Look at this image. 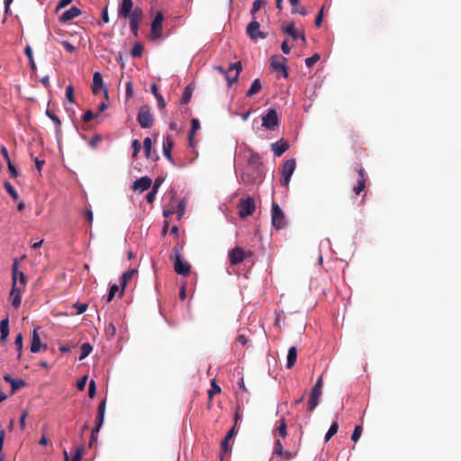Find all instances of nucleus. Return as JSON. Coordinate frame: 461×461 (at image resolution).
Listing matches in <instances>:
<instances>
[{
  "instance_id": "f257e3e1",
  "label": "nucleus",
  "mask_w": 461,
  "mask_h": 461,
  "mask_svg": "<svg viewBox=\"0 0 461 461\" xmlns=\"http://www.w3.org/2000/svg\"><path fill=\"white\" fill-rule=\"evenodd\" d=\"M183 247L177 244L173 249V255L171 256V258H174L175 263H174V270L176 274L181 276H188L190 273L191 266L183 260L181 250Z\"/></svg>"
},
{
  "instance_id": "f03ea898",
  "label": "nucleus",
  "mask_w": 461,
  "mask_h": 461,
  "mask_svg": "<svg viewBox=\"0 0 461 461\" xmlns=\"http://www.w3.org/2000/svg\"><path fill=\"white\" fill-rule=\"evenodd\" d=\"M13 271V286L10 292L12 298L11 304L14 308L17 309L20 307L22 303V292L23 288H20L17 282V261H14L12 267Z\"/></svg>"
},
{
  "instance_id": "7ed1b4c3",
  "label": "nucleus",
  "mask_w": 461,
  "mask_h": 461,
  "mask_svg": "<svg viewBox=\"0 0 461 461\" xmlns=\"http://www.w3.org/2000/svg\"><path fill=\"white\" fill-rule=\"evenodd\" d=\"M137 121L141 128H150L153 125L154 118L148 105L140 106Z\"/></svg>"
},
{
  "instance_id": "20e7f679",
  "label": "nucleus",
  "mask_w": 461,
  "mask_h": 461,
  "mask_svg": "<svg viewBox=\"0 0 461 461\" xmlns=\"http://www.w3.org/2000/svg\"><path fill=\"white\" fill-rule=\"evenodd\" d=\"M239 215L240 218H246L253 214L256 209L254 199L250 196L240 200L238 204Z\"/></svg>"
},
{
  "instance_id": "39448f33",
  "label": "nucleus",
  "mask_w": 461,
  "mask_h": 461,
  "mask_svg": "<svg viewBox=\"0 0 461 461\" xmlns=\"http://www.w3.org/2000/svg\"><path fill=\"white\" fill-rule=\"evenodd\" d=\"M279 122L277 112L270 108L267 111V113L262 116V126L267 130L273 131L277 127Z\"/></svg>"
},
{
  "instance_id": "423d86ee",
  "label": "nucleus",
  "mask_w": 461,
  "mask_h": 461,
  "mask_svg": "<svg viewBox=\"0 0 461 461\" xmlns=\"http://www.w3.org/2000/svg\"><path fill=\"white\" fill-rule=\"evenodd\" d=\"M271 216L272 224L276 229L280 230L285 226L286 221L285 214L276 203H272Z\"/></svg>"
},
{
  "instance_id": "0eeeda50",
  "label": "nucleus",
  "mask_w": 461,
  "mask_h": 461,
  "mask_svg": "<svg viewBox=\"0 0 461 461\" xmlns=\"http://www.w3.org/2000/svg\"><path fill=\"white\" fill-rule=\"evenodd\" d=\"M164 15L161 12H158L151 23L150 39L155 41L162 36V23Z\"/></svg>"
},
{
  "instance_id": "6e6552de",
  "label": "nucleus",
  "mask_w": 461,
  "mask_h": 461,
  "mask_svg": "<svg viewBox=\"0 0 461 461\" xmlns=\"http://www.w3.org/2000/svg\"><path fill=\"white\" fill-rule=\"evenodd\" d=\"M296 167V161L294 158H290L286 160L282 168V185L284 186H287L290 183V179L292 175L294 174Z\"/></svg>"
},
{
  "instance_id": "1a4fd4ad",
  "label": "nucleus",
  "mask_w": 461,
  "mask_h": 461,
  "mask_svg": "<svg viewBox=\"0 0 461 461\" xmlns=\"http://www.w3.org/2000/svg\"><path fill=\"white\" fill-rule=\"evenodd\" d=\"M246 32L248 36L253 41L258 38L265 39L267 37L266 33L260 31V24L257 21L256 17H253L252 21L248 24Z\"/></svg>"
},
{
  "instance_id": "9d476101",
  "label": "nucleus",
  "mask_w": 461,
  "mask_h": 461,
  "mask_svg": "<svg viewBox=\"0 0 461 461\" xmlns=\"http://www.w3.org/2000/svg\"><path fill=\"white\" fill-rule=\"evenodd\" d=\"M143 18V11L140 7L137 6L134 8V11L131 13L130 19V28L134 36L138 35L140 23Z\"/></svg>"
},
{
  "instance_id": "9b49d317",
  "label": "nucleus",
  "mask_w": 461,
  "mask_h": 461,
  "mask_svg": "<svg viewBox=\"0 0 461 461\" xmlns=\"http://www.w3.org/2000/svg\"><path fill=\"white\" fill-rule=\"evenodd\" d=\"M250 252H245L240 247H235L229 252V260L230 265L235 266L241 263Z\"/></svg>"
},
{
  "instance_id": "f8f14e48",
  "label": "nucleus",
  "mask_w": 461,
  "mask_h": 461,
  "mask_svg": "<svg viewBox=\"0 0 461 461\" xmlns=\"http://www.w3.org/2000/svg\"><path fill=\"white\" fill-rule=\"evenodd\" d=\"M355 170L358 175V178L357 184L353 186V192L356 195H359L366 188V171L362 167H357Z\"/></svg>"
},
{
  "instance_id": "ddd939ff",
  "label": "nucleus",
  "mask_w": 461,
  "mask_h": 461,
  "mask_svg": "<svg viewBox=\"0 0 461 461\" xmlns=\"http://www.w3.org/2000/svg\"><path fill=\"white\" fill-rule=\"evenodd\" d=\"M91 89L95 95L98 94L102 89H104L105 97L108 96V90L104 87L103 77L98 71L95 72L93 75V84Z\"/></svg>"
},
{
  "instance_id": "4468645a",
  "label": "nucleus",
  "mask_w": 461,
  "mask_h": 461,
  "mask_svg": "<svg viewBox=\"0 0 461 461\" xmlns=\"http://www.w3.org/2000/svg\"><path fill=\"white\" fill-rule=\"evenodd\" d=\"M134 11L132 0H122L118 7V15L122 18H131V13Z\"/></svg>"
},
{
  "instance_id": "2eb2a0df",
  "label": "nucleus",
  "mask_w": 461,
  "mask_h": 461,
  "mask_svg": "<svg viewBox=\"0 0 461 461\" xmlns=\"http://www.w3.org/2000/svg\"><path fill=\"white\" fill-rule=\"evenodd\" d=\"M235 434H236L235 427H232L228 431V433L226 434L225 438L221 441V455H220L221 461L223 460V456L230 451L231 448L230 447L229 442L234 437Z\"/></svg>"
},
{
  "instance_id": "dca6fc26",
  "label": "nucleus",
  "mask_w": 461,
  "mask_h": 461,
  "mask_svg": "<svg viewBox=\"0 0 461 461\" xmlns=\"http://www.w3.org/2000/svg\"><path fill=\"white\" fill-rule=\"evenodd\" d=\"M152 181L149 176L138 178L132 185V189L142 193L151 186Z\"/></svg>"
},
{
  "instance_id": "f3484780",
  "label": "nucleus",
  "mask_w": 461,
  "mask_h": 461,
  "mask_svg": "<svg viewBox=\"0 0 461 461\" xmlns=\"http://www.w3.org/2000/svg\"><path fill=\"white\" fill-rule=\"evenodd\" d=\"M284 33L290 35L294 41L301 40L302 41H306V37L303 32H300L295 30L294 23H289L287 26L282 29Z\"/></svg>"
},
{
  "instance_id": "a211bd4d",
  "label": "nucleus",
  "mask_w": 461,
  "mask_h": 461,
  "mask_svg": "<svg viewBox=\"0 0 461 461\" xmlns=\"http://www.w3.org/2000/svg\"><path fill=\"white\" fill-rule=\"evenodd\" d=\"M321 395V390L312 388L310 399L308 401V411H313L319 404Z\"/></svg>"
},
{
  "instance_id": "6ab92c4d",
  "label": "nucleus",
  "mask_w": 461,
  "mask_h": 461,
  "mask_svg": "<svg viewBox=\"0 0 461 461\" xmlns=\"http://www.w3.org/2000/svg\"><path fill=\"white\" fill-rule=\"evenodd\" d=\"M289 149V143L281 140L271 144V149L276 157H281Z\"/></svg>"
},
{
  "instance_id": "aec40b11",
  "label": "nucleus",
  "mask_w": 461,
  "mask_h": 461,
  "mask_svg": "<svg viewBox=\"0 0 461 461\" xmlns=\"http://www.w3.org/2000/svg\"><path fill=\"white\" fill-rule=\"evenodd\" d=\"M81 14V10L77 6H72L68 10L65 11L61 16L59 17V21L62 23H67L71 21L72 19L79 16Z\"/></svg>"
},
{
  "instance_id": "412c9836",
  "label": "nucleus",
  "mask_w": 461,
  "mask_h": 461,
  "mask_svg": "<svg viewBox=\"0 0 461 461\" xmlns=\"http://www.w3.org/2000/svg\"><path fill=\"white\" fill-rule=\"evenodd\" d=\"M137 273H138V270L133 268V269H130L122 274V278H121L122 279L121 280L122 290L120 293V296H122V294L124 293V289L127 286L128 283L133 278L134 276L137 275Z\"/></svg>"
},
{
  "instance_id": "4be33fe9",
  "label": "nucleus",
  "mask_w": 461,
  "mask_h": 461,
  "mask_svg": "<svg viewBox=\"0 0 461 461\" xmlns=\"http://www.w3.org/2000/svg\"><path fill=\"white\" fill-rule=\"evenodd\" d=\"M173 146H174V140L172 139V136L167 134L166 137V140H164V143H163V154L171 162L173 161V158H172V154H171Z\"/></svg>"
},
{
  "instance_id": "5701e85b",
  "label": "nucleus",
  "mask_w": 461,
  "mask_h": 461,
  "mask_svg": "<svg viewBox=\"0 0 461 461\" xmlns=\"http://www.w3.org/2000/svg\"><path fill=\"white\" fill-rule=\"evenodd\" d=\"M235 71L233 77H228V85L230 86L233 82H236L239 78L240 73L242 70V65L240 61L230 64L229 71Z\"/></svg>"
},
{
  "instance_id": "b1692460",
  "label": "nucleus",
  "mask_w": 461,
  "mask_h": 461,
  "mask_svg": "<svg viewBox=\"0 0 461 461\" xmlns=\"http://www.w3.org/2000/svg\"><path fill=\"white\" fill-rule=\"evenodd\" d=\"M41 348V342L40 335L36 329L33 330L32 334V341H31V352L37 353L40 351Z\"/></svg>"
},
{
  "instance_id": "393cba45",
  "label": "nucleus",
  "mask_w": 461,
  "mask_h": 461,
  "mask_svg": "<svg viewBox=\"0 0 461 461\" xmlns=\"http://www.w3.org/2000/svg\"><path fill=\"white\" fill-rule=\"evenodd\" d=\"M0 343H5L9 335V319L6 317L0 322Z\"/></svg>"
},
{
  "instance_id": "a878e982",
  "label": "nucleus",
  "mask_w": 461,
  "mask_h": 461,
  "mask_svg": "<svg viewBox=\"0 0 461 461\" xmlns=\"http://www.w3.org/2000/svg\"><path fill=\"white\" fill-rule=\"evenodd\" d=\"M200 129V122L197 119H192L191 121V130L188 133V140L189 145L191 147H194V134L197 130Z\"/></svg>"
},
{
  "instance_id": "bb28decb",
  "label": "nucleus",
  "mask_w": 461,
  "mask_h": 461,
  "mask_svg": "<svg viewBox=\"0 0 461 461\" xmlns=\"http://www.w3.org/2000/svg\"><path fill=\"white\" fill-rule=\"evenodd\" d=\"M296 359H297V349L295 347H291L289 348L288 354H287L286 367L289 369L294 367V366L295 365Z\"/></svg>"
},
{
  "instance_id": "cd10ccee",
  "label": "nucleus",
  "mask_w": 461,
  "mask_h": 461,
  "mask_svg": "<svg viewBox=\"0 0 461 461\" xmlns=\"http://www.w3.org/2000/svg\"><path fill=\"white\" fill-rule=\"evenodd\" d=\"M299 1L300 0H289L290 4L292 5L291 13L293 14H299L303 16H305L308 13H307L305 7L300 6Z\"/></svg>"
},
{
  "instance_id": "c85d7f7f",
  "label": "nucleus",
  "mask_w": 461,
  "mask_h": 461,
  "mask_svg": "<svg viewBox=\"0 0 461 461\" xmlns=\"http://www.w3.org/2000/svg\"><path fill=\"white\" fill-rule=\"evenodd\" d=\"M262 88L261 82L258 78L253 80L249 89L246 93L247 97H251L252 95L258 94Z\"/></svg>"
},
{
  "instance_id": "c756f323",
  "label": "nucleus",
  "mask_w": 461,
  "mask_h": 461,
  "mask_svg": "<svg viewBox=\"0 0 461 461\" xmlns=\"http://www.w3.org/2000/svg\"><path fill=\"white\" fill-rule=\"evenodd\" d=\"M248 163L251 166L258 167L263 164L262 158L258 153L255 151H250L249 157L248 158Z\"/></svg>"
},
{
  "instance_id": "7c9ffc66",
  "label": "nucleus",
  "mask_w": 461,
  "mask_h": 461,
  "mask_svg": "<svg viewBox=\"0 0 461 461\" xmlns=\"http://www.w3.org/2000/svg\"><path fill=\"white\" fill-rule=\"evenodd\" d=\"M271 65L275 70L281 72V74L284 77L286 78L288 77L287 68L285 67L284 62L276 61V60L273 59Z\"/></svg>"
},
{
  "instance_id": "2f4dec72",
  "label": "nucleus",
  "mask_w": 461,
  "mask_h": 461,
  "mask_svg": "<svg viewBox=\"0 0 461 461\" xmlns=\"http://www.w3.org/2000/svg\"><path fill=\"white\" fill-rule=\"evenodd\" d=\"M93 350V347L91 346L90 343L86 342V343H84L82 346H81V348H80V356L78 357L79 360H83L85 359L87 356L90 355V353L92 352Z\"/></svg>"
},
{
  "instance_id": "473e14b6",
  "label": "nucleus",
  "mask_w": 461,
  "mask_h": 461,
  "mask_svg": "<svg viewBox=\"0 0 461 461\" xmlns=\"http://www.w3.org/2000/svg\"><path fill=\"white\" fill-rule=\"evenodd\" d=\"M4 186L6 190V192L12 196V198L14 200H15V201L18 200V198H19L18 193L15 191V189L14 188V186L11 185L10 182L5 181Z\"/></svg>"
},
{
  "instance_id": "72a5a7b5",
  "label": "nucleus",
  "mask_w": 461,
  "mask_h": 461,
  "mask_svg": "<svg viewBox=\"0 0 461 461\" xmlns=\"http://www.w3.org/2000/svg\"><path fill=\"white\" fill-rule=\"evenodd\" d=\"M338 422H333L325 435V441L328 442L338 432Z\"/></svg>"
},
{
  "instance_id": "f704fd0d",
  "label": "nucleus",
  "mask_w": 461,
  "mask_h": 461,
  "mask_svg": "<svg viewBox=\"0 0 461 461\" xmlns=\"http://www.w3.org/2000/svg\"><path fill=\"white\" fill-rule=\"evenodd\" d=\"M277 431L280 437L285 438L287 436V425L285 418L280 420L279 426L277 427Z\"/></svg>"
},
{
  "instance_id": "c9c22d12",
  "label": "nucleus",
  "mask_w": 461,
  "mask_h": 461,
  "mask_svg": "<svg viewBox=\"0 0 461 461\" xmlns=\"http://www.w3.org/2000/svg\"><path fill=\"white\" fill-rule=\"evenodd\" d=\"M151 148H152V141L151 139L147 137L143 140V149L146 157L149 158L151 156Z\"/></svg>"
},
{
  "instance_id": "e433bc0d",
  "label": "nucleus",
  "mask_w": 461,
  "mask_h": 461,
  "mask_svg": "<svg viewBox=\"0 0 461 461\" xmlns=\"http://www.w3.org/2000/svg\"><path fill=\"white\" fill-rule=\"evenodd\" d=\"M298 454V450H293V451H290V450H283V452L280 454V457L284 460H291L293 458H294Z\"/></svg>"
},
{
  "instance_id": "4c0bfd02",
  "label": "nucleus",
  "mask_w": 461,
  "mask_h": 461,
  "mask_svg": "<svg viewBox=\"0 0 461 461\" xmlns=\"http://www.w3.org/2000/svg\"><path fill=\"white\" fill-rule=\"evenodd\" d=\"M26 385V383L23 379H14V382L12 383V392L11 393L14 394L17 390L24 387Z\"/></svg>"
},
{
  "instance_id": "58836bf2",
  "label": "nucleus",
  "mask_w": 461,
  "mask_h": 461,
  "mask_svg": "<svg viewBox=\"0 0 461 461\" xmlns=\"http://www.w3.org/2000/svg\"><path fill=\"white\" fill-rule=\"evenodd\" d=\"M192 89L190 88L189 86H187L185 89H184V92L182 94V97H181V103L182 104H187L189 103L191 97H192Z\"/></svg>"
},
{
  "instance_id": "ea45409f",
  "label": "nucleus",
  "mask_w": 461,
  "mask_h": 461,
  "mask_svg": "<svg viewBox=\"0 0 461 461\" xmlns=\"http://www.w3.org/2000/svg\"><path fill=\"white\" fill-rule=\"evenodd\" d=\"M221 393V387L216 384L215 380H212L211 383V389L208 391V396L210 399L213 397V395Z\"/></svg>"
},
{
  "instance_id": "a19ab883",
  "label": "nucleus",
  "mask_w": 461,
  "mask_h": 461,
  "mask_svg": "<svg viewBox=\"0 0 461 461\" xmlns=\"http://www.w3.org/2000/svg\"><path fill=\"white\" fill-rule=\"evenodd\" d=\"M362 431H363V427L361 425H357L353 430V433L351 435V440L354 441V442H357L361 435H362Z\"/></svg>"
},
{
  "instance_id": "79ce46f5",
  "label": "nucleus",
  "mask_w": 461,
  "mask_h": 461,
  "mask_svg": "<svg viewBox=\"0 0 461 461\" xmlns=\"http://www.w3.org/2000/svg\"><path fill=\"white\" fill-rule=\"evenodd\" d=\"M143 51V47L140 43H135L131 50V55L132 57H140Z\"/></svg>"
},
{
  "instance_id": "37998d69",
  "label": "nucleus",
  "mask_w": 461,
  "mask_h": 461,
  "mask_svg": "<svg viewBox=\"0 0 461 461\" xmlns=\"http://www.w3.org/2000/svg\"><path fill=\"white\" fill-rule=\"evenodd\" d=\"M118 290H119V287H118L117 285H111L109 293H108L107 297L105 299V303H109L110 302H112V300L114 298L115 294L118 292Z\"/></svg>"
},
{
  "instance_id": "c03bdc74",
  "label": "nucleus",
  "mask_w": 461,
  "mask_h": 461,
  "mask_svg": "<svg viewBox=\"0 0 461 461\" xmlns=\"http://www.w3.org/2000/svg\"><path fill=\"white\" fill-rule=\"evenodd\" d=\"M321 59V56L316 53L314 55H312V57L310 58H307L305 59V65L308 67V68H312L313 67L319 60Z\"/></svg>"
},
{
  "instance_id": "a18cd8bd",
  "label": "nucleus",
  "mask_w": 461,
  "mask_h": 461,
  "mask_svg": "<svg viewBox=\"0 0 461 461\" xmlns=\"http://www.w3.org/2000/svg\"><path fill=\"white\" fill-rule=\"evenodd\" d=\"M283 450L285 449L280 439H276L274 444L273 455L279 456Z\"/></svg>"
},
{
  "instance_id": "49530a36",
  "label": "nucleus",
  "mask_w": 461,
  "mask_h": 461,
  "mask_svg": "<svg viewBox=\"0 0 461 461\" xmlns=\"http://www.w3.org/2000/svg\"><path fill=\"white\" fill-rule=\"evenodd\" d=\"M263 2H264L263 0H255L253 2L252 7H251V10H250V14L252 15V18L256 17L255 14L260 9Z\"/></svg>"
},
{
  "instance_id": "de8ad7c7",
  "label": "nucleus",
  "mask_w": 461,
  "mask_h": 461,
  "mask_svg": "<svg viewBox=\"0 0 461 461\" xmlns=\"http://www.w3.org/2000/svg\"><path fill=\"white\" fill-rule=\"evenodd\" d=\"M66 97L69 103H71V104L75 103L74 87L71 85L68 86L66 88Z\"/></svg>"
},
{
  "instance_id": "09e8293b",
  "label": "nucleus",
  "mask_w": 461,
  "mask_h": 461,
  "mask_svg": "<svg viewBox=\"0 0 461 461\" xmlns=\"http://www.w3.org/2000/svg\"><path fill=\"white\" fill-rule=\"evenodd\" d=\"M131 147L133 149L132 158H135L141 149L140 142L138 140H133L131 142Z\"/></svg>"
},
{
  "instance_id": "8fccbe9b",
  "label": "nucleus",
  "mask_w": 461,
  "mask_h": 461,
  "mask_svg": "<svg viewBox=\"0 0 461 461\" xmlns=\"http://www.w3.org/2000/svg\"><path fill=\"white\" fill-rule=\"evenodd\" d=\"M23 337L22 333H19L16 336L15 340H14V345H15L17 350L19 351V357L21 356V352L23 349Z\"/></svg>"
},
{
  "instance_id": "3c124183",
  "label": "nucleus",
  "mask_w": 461,
  "mask_h": 461,
  "mask_svg": "<svg viewBox=\"0 0 461 461\" xmlns=\"http://www.w3.org/2000/svg\"><path fill=\"white\" fill-rule=\"evenodd\" d=\"M115 332H116V329L113 323H109L104 329V333H105L106 337H108V338L113 337Z\"/></svg>"
},
{
  "instance_id": "603ef678",
  "label": "nucleus",
  "mask_w": 461,
  "mask_h": 461,
  "mask_svg": "<svg viewBox=\"0 0 461 461\" xmlns=\"http://www.w3.org/2000/svg\"><path fill=\"white\" fill-rule=\"evenodd\" d=\"M24 51H25L26 56L29 59L32 69H35L36 66H35V63H34V60H33V58H32V48L30 46H27L25 48Z\"/></svg>"
},
{
  "instance_id": "864d4df0",
  "label": "nucleus",
  "mask_w": 461,
  "mask_h": 461,
  "mask_svg": "<svg viewBox=\"0 0 461 461\" xmlns=\"http://www.w3.org/2000/svg\"><path fill=\"white\" fill-rule=\"evenodd\" d=\"M46 114H47V116H48L50 119H51V120L54 122V123L56 124V126H57L58 128H59V127H60V125H61V121L59 120V117L54 113H52V112H51V111H50V110H47V111H46Z\"/></svg>"
},
{
  "instance_id": "5fc2aeb1",
  "label": "nucleus",
  "mask_w": 461,
  "mask_h": 461,
  "mask_svg": "<svg viewBox=\"0 0 461 461\" xmlns=\"http://www.w3.org/2000/svg\"><path fill=\"white\" fill-rule=\"evenodd\" d=\"M7 167H8V170H9L11 177L16 178L18 176L19 173H18L16 167L12 163L11 159H8Z\"/></svg>"
},
{
  "instance_id": "6e6d98bb",
  "label": "nucleus",
  "mask_w": 461,
  "mask_h": 461,
  "mask_svg": "<svg viewBox=\"0 0 461 461\" xmlns=\"http://www.w3.org/2000/svg\"><path fill=\"white\" fill-rule=\"evenodd\" d=\"M17 282L19 287L24 289L26 285V277L23 272L17 271Z\"/></svg>"
},
{
  "instance_id": "4d7b16f0",
  "label": "nucleus",
  "mask_w": 461,
  "mask_h": 461,
  "mask_svg": "<svg viewBox=\"0 0 461 461\" xmlns=\"http://www.w3.org/2000/svg\"><path fill=\"white\" fill-rule=\"evenodd\" d=\"M96 116L97 114H95L91 110H87L83 115V121L84 122H89Z\"/></svg>"
},
{
  "instance_id": "13d9d810",
  "label": "nucleus",
  "mask_w": 461,
  "mask_h": 461,
  "mask_svg": "<svg viewBox=\"0 0 461 461\" xmlns=\"http://www.w3.org/2000/svg\"><path fill=\"white\" fill-rule=\"evenodd\" d=\"M96 393V386L95 382L94 380H91L88 386V396L90 398H94L95 396Z\"/></svg>"
},
{
  "instance_id": "bf43d9fd",
  "label": "nucleus",
  "mask_w": 461,
  "mask_h": 461,
  "mask_svg": "<svg viewBox=\"0 0 461 461\" xmlns=\"http://www.w3.org/2000/svg\"><path fill=\"white\" fill-rule=\"evenodd\" d=\"M88 305L86 303H75L74 308L77 309V314H82L87 310Z\"/></svg>"
},
{
  "instance_id": "052dcab7",
  "label": "nucleus",
  "mask_w": 461,
  "mask_h": 461,
  "mask_svg": "<svg viewBox=\"0 0 461 461\" xmlns=\"http://www.w3.org/2000/svg\"><path fill=\"white\" fill-rule=\"evenodd\" d=\"M87 382V375H84L81 379H79L77 383V387L79 391L85 390L86 384Z\"/></svg>"
},
{
  "instance_id": "680f3d73",
  "label": "nucleus",
  "mask_w": 461,
  "mask_h": 461,
  "mask_svg": "<svg viewBox=\"0 0 461 461\" xmlns=\"http://www.w3.org/2000/svg\"><path fill=\"white\" fill-rule=\"evenodd\" d=\"M28 416V411L25 410L23 411L21 417H20V428L22 430H23L25 429V420H26V418Z\"/></svg>"
},
{
  "instance_id": "e2e57ef3",
  "label": "nucleus",
  "mask_w": 461,
  "mask_h": 461,
  "mask_svg": "<svg viewBox=\"0 0 461 461\" xmlns=\"http://www.w3.org/2000/svg\"><path fill=\"white\" fill-rule=\"evenodd\" d=\"M73 0H59L57 7H56V12H58L59 10L66 7L67 5H68Z\"/></svg>"
},
{
  "instance_id": "0e129e2a",
  "label": "nucleus",
  "mask_w": 461,
  "mask_h": 461,
  "mask_svg": "<svg viewBox=\"0 0 461 461\" xmlns=\"http://www.w3.org/2000/svg\"><path fill=\"white\" fill-rule=\"evenodd\" d=\"M156 194H157V191H155V190H151L150 192H149L146 195L147 202L149 203H152L155 200Z\"/></svg>"
},
{
  "instance_id": "69168bd1",
  "label": "nucleus",
  "mask_w": 461,
  "mask_h": 461,
  "mask_svg": "<svg viewBox=\"0 0 461 461\" xmlns=\"http://www.w3.org/2000/svg\"><path fill=\"white\" fill-rule=\"evenodd\" d=\"M163 181H164V178H163V177H160V176H159V177H157V178L155 179L154 185H153V186H152V190H155V191H157V192H158V188H159V186L162 185Z\"/></svg>"
},
{
  "instance_id": "338daca9",
  "label": "nucleus",
  "mask_w": 461,
  "mask_h": 461,
  "mask_svg": "<svg viewBox=\"0 0 461 461\" xmlns=\"http://www.w3.org/2000/svg\"><path fill=\"white\" fill-rule=\"evenodd\" d=\"M155 97H156V99H157V101H158V108H160V109L165 108V106H166V103H165V101H164L163 96L159 94V95H157V96H155Z\"/></svg>"
},
{
  "instance_id": "774afa93",
  "label": "nucleus",
  "mask_w": 461,
  "mask_h": 461,
  "mask_svg": "<svg viewBox=\"0 0 461 461\" xmlns=\"http://www.w3.org/2000/svg\"><path fill=\"white\" fill-rule=\"evenodd\" d=\"M63 46L66 49V50L70 52V53H72V52H74L76 50V47L74 45H72L68 41H64L63 42Z\"/></svg>"
}]
</instances>
